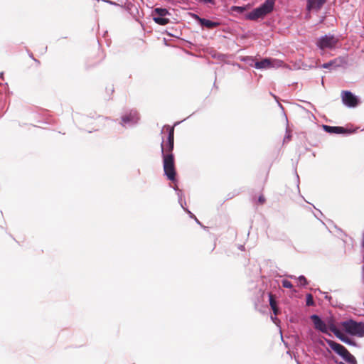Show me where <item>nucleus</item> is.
Returning <instances> with one entry per match:
<instances>
[{
  "label": "nucleus",
  "mask_w": 364,
  "mask_h": 364,
  "mask_svg": "<svg viewBox=\"0 0 364 364\" xmlns=\"http://www.w3.org/2000/svg\"><path fill=\"white\" fill-rule=\"evenodd\" d=\"M161 154L163 157V167L165 176L168 180L174 181L176 180V169L174 163V156L173 153H164V144L161 143Z\"/></svg>",
  "instance_id": "1"
},
{
  "label": "nucleus",
  "mask_w": 364,
  "mask_h": 364,
  "mask_svg": "<svg viewBox=\"0 0 364 364\" xmlns=\"http://www.w3.org/2000/svg\"><path fill=\"white\" fill-rule=\"evenodd\" d=\"M345 331L353 336L364 337V322H358L350 318L341 323Z\"/></svg>",
  "instance_id": "2"
},
{
  "label": "nucleus",
  "mask_w": 364,
  "mask_h": 364,
  "mask_svg": "<svg viewBox=\"0 0 364 364\" xmlns=\"http://www.w3.org/2000/svg\"><path fill=\"white\" fill-rule=\"evenodd\" d=\"M328 346L346 362L349 364H357L355 358L343 345L331 340H326Z\"/></svg>",
  "instance_id": "3"
},
{
  "label": "nucleus",
  "mask_w": 364,
  "mask_h": 364,
  "mask_svg": "<svg viewBox=\"0 0 364 364\" xmlns=\"http://www.w3.org/2000/svg\"><path fill=\"white\" fill-rule=\"evenodd\" d=\"M338 41V37L328 33L318 38L316 41V46L321 50L333 49L336 46Z\"/></svg>",
  "instance_id": "4"
},
{
  "label": "nucleus",
  "mask_w": 364,
  "mask_h": 364,
  "mask_svg": "<svg viewBox=\"0 0 364 364\" xmlns=\"http://www.w3.org/2000/svg\"><path fill=\"white\" fill-rule=\"evenodd\" d=\"M139 120V114L136 110H131L121 117L120 124L124 128L135 126Z\"/></svg>",
  "instance_id": "5"
},
{
  "label": "nucleus",
  "mask_w": 364,
  "mask_h": 364,
  "mask_svg": "<svg viewBox=\"0 0 364 364\" xmlns=\"http://www.w3.org/2000/svg\"><path fill=\"white\" fill-rule=\"evenodd\" d=\"M342 102L348 107H355L359 104V99L353 92L343 90L341 92Z\"/></svg>",
  "instance_id": "6"
},
{
  "label": "nucleus",
  "mask_w": 364,
  "mask_h": 364,
  "mask_svg": "<svg viewBox=\"0 0 364 364\" xmlns=\"http://www.w3.org/2000/svg\"><path fill=\"white\" fill-rule=\"evenodd\" d=\"M164 127H166L168 131L166 142L164 143V140L162 141L164 144V153H172L174 146V129L169 126H165Z\"/></svg>",
  "instance_id": "7"
},
{
  "label": "nucleus",
  "mask_w": 364,
  "mask_h": 364,
  "mask_svg": "<svg viewBox=\"0 0 364 364\" xmlns=\"http://www.w3.org/2000/svg\"><path fill=\"white\" fill-rule=\"evenodd\" d=\"M329 330L333 333V334L339 338L342 342L350 346H355V343L344 333L341 331L334 324H331L329 326Z\"/></svg>",
  "instance_id": "8"
},
{
  "label": "nucleus",
  "mask_w": 364,
  "mask_h": 364,
  "mask_svg": "<svg viewBox=\"0 0 364 364\" xmlns=\"http://www.w3.org/2000/svg\"><path fill=\"white\" fill-rule=\"evenodd\" d=\"M244 61L249 63L250 65L254 66L256 69H265L272 65V62L268 58H264L261 61H257L252 65L254 59L252 57H246L243 59Z\"/></svg>",
  "instance_id": "9"
},
{
  "label": "nucleus",
  "mask_w": 364,
  "mask_h": 364,
  "mask_svg": "<svg viewBox=\"0 0 364 364\" xmlns=\"http://www.w3.org/2000/svg\"><path fill=\"white\" fill-rule=\"evenodd\" d=\"M311 319L314 323L316 329L320 331L323 333H328V328L326 323L321 318V317L316 314L311 316Z\"/></svg>",
  "instance_id": "10"
},
{
  "label": "nucleus",
  "mask_w": 364,
  "mask_h": 364,
  "mask_svg": "<svg viewBox=\"0 0 364 364\" xmlns=\"http://www.w3.org/2000/svg\"><path fill=\"white\" fill-rule=\"evenodd\" d=\"M323 129L325 132L329 134H349L353 132V131L338 126L323 125Z\"/></svg>",
  "instance_id": "11"
},
{
  "label": "nucleus",
  "mask_w": 364,
  "mask_h": 364,
  "mask_svg": "<svg viewBox=\"0 0 364 364\" xmlns=\"http://www.w3.org/2000/svg\"><path fill=\"white\" fill-rule=\"evenodd\" d=\"M274 4L275 0H265L258 8L265 16L273 11Z\"/></svg>",
  "instance_id": "12"
},
{
  "label": "nucleus",
  "mask_w": 364,
  "mask_h": 364,
  "mask_svg": "<svg viewBox=\"0 0 364 364\" xmlns=\"http://www.w3.org/2000/svg\"><path fill=\"white\" fill-rule=\"evenodd\" d=\"M327 0H307L306 9L311 11L312 9L319 10Z\"/></svg>",
  "instance_id": "13"
},
{
  "label": "nucleus",
  "mask_w": 364,
  "mask_h": 364,
  "mask_svg": "<svg viewBox=\"0 0 364 364\" xmlns=\"http://www.w3.org/2000/svg\"><path fill=\"white\" fill-rule=\"evenodd\" d=\"M263 17H264V16L261 12V11L259 10V9L258 7L254 9L252 11H250V13H248L246 15L247 19L253 20V21L257 20L259 18H263Z\"/></svg>",
  "instance_id": "14"
},
{
  "label": "nucleus",
  "mask_w": 364,
  "mask_h": 364,
  "mask_svg": "<svg viewBox=\"0 0 364 364\" xmlns=\"http://www.w3.org/2000/svg\"><path fill=\"white\" fill-rule=\"evenodd\" d=\"M200 25L202 26H205L209 29H211L218 27L220 25V23L218 21H213L209 19L203 18L200 23Z\"/></svg>",
  "instance_id": "15"
},
{
  "label": "nucleus",
  "mask_w": 364,
  "mask_h": 364,
  "mask_svg": "<svg viewBox=\"0 0 364 364\" xmlns=\"http://www.w3.org/2000/svg\"><path fill=\"white\" fill-rule=\"evenodd\" d=\"M153 19L156 23L161 26L166 25L170 21L169 19L165 16H154Z\"/></svg>",
  "instance_id": "16"
},
{
  "label": "nucleus",
  "mask_w": 364,
  "mask_h": 364,
  "mask_svg": "<svg viewBox=\"0 0 364 364\" xmlns=\"http://www.w3.org/2000/svg\"><path fill=\"white\" fill-rule=\"evenodd\" d=\"M269 305L274 314V315H277L278 314V309L277 307L276 301L272 296V294H269Z\"/></svg>",
  "instance_id": "17"
},
{
  "label": "nucleus",
  "mask_w": 364,
  "mask_h": 364,
  "mask_svg": "<svg viewBox=\"0 0 364 364\" xmlns=\"http://www.w3.org/2000/svg\"><path fill=\"white\" fill-rule=\"evenodd\" d=\"M174 190L176 191L178 198V203H180L181 208H184V205L186 204V201L183 200V198L184 196L183 191L177 187L174 188Z\"/></svg>",
  "instance_id": "18"
},
{
  "label": "nucleus",
  "mask_w": 364,
  "mask_h": 364,
  "mask_svg": "<svg viewBox=\"0 0 364 364\" xmlns=\"http://www.w3.org/2000/svg\"><path fill=\"white\" fill-rule=\"evenodd\" d=\"M154 12V16H166V15L169 14L168 10L164 8H156Z\"/></svg>",
  "instance_id": "19"
},
{
  "label": "nucleus",
  "mask_w": 364,
  "mask_h": 364,
  "mask_svg": "<svg viewBox=\"0 0 364 364\" xmlns=\"http://www.w3.org/2000/svg\"><path fill=\"white\" fill-rule=\"evenodd\" d=\"M338 59H334L332 60H330L328 63H323L322 65L323 68H330L331 67H337L338 66V64H337Z\"/></svg>",
  "instance_id": "20"
},
{
  "label": "nucleus",
  "mask_w": 364,
  "mask_h": 364,
  "mask_svg": "<svg viewBox=\"0 0 364 364\" xmlns=\"http://www.w3.org/2000/svg\"><path fill=\"white\" fill-rule=\"evenodd\" d=\"M361 248H362V253H363V265L362 267V281L364 284V230L363 232V238H362V243H361Z\"/></svg>",
  "instance_id": "21"
},
{
  "label": "nucleus",
  "mask_w": 364,
  "mask_h": 364,
  "mask_svg": "<svg viewBox=\"0 0 364 364\" xmlns=\"http://www.w3.org/2000/svg\"><path fill=\"white\" fill-rule=\"evenodd\" d=\"M306 304L309 306L314 305V299L311 294L306 295Z\"/></svg>",
  "instance_id": "22"
},
{
  "label": "nucleus",
  "mask_w": 364,
  "mask_h": 364,
  "mask_svg": "<svg viewBox=\"0 0 364 364\" xmlns=\"http://www.w3.org/2000/svg\"><path fill=\"white\" fill-rule=\"evenodd\" d=\"M316 291H318L320 294H323L325 299L326 300H328L331 304H332V305L333 304V302L332 301V297L331 296L328 295V294L326 292L322 291L319 289H316Z\"/></svg>",
  "instance_id": "23"
},
{
  "label": "nucleus",
  "mask_w": 364,
  "mask_h": 364,
  "mask_svg": "<svg viewBox=\"0 0 364 364\" xmlns=\"http://www.w3.org/2000/svg\"><path fill=\"white\" fill-rule=\"evenodd\" d=\"M282 284L284 288L290 289L293 287L291 282L287 279H283Z\"/></svg>",
  "instance_id": "24"
},
{
  "label": "nucleus",
  "mask_w": 364,
  "mask_h": 364,
  "mask_svg": "<svg viewBox=\"0 0 364 364\" xmlns=\"http://www.w3.org/2000/svg\"><path fill=\"white\" fill-rule=\"evenodd\" d=\"M299 281L301 282L302 286H306L307 284V280L306 277L303 275H301L298 277Z\"/></svg>",
  "instance_id": "25"
},
{
  "label": "nucleus",
  "mask_w": 364,
  "mask_h": 364,
  "mask_svg": "<svg viewBox=\"0 0 364 364\" xmlns=\"http://www.w3.org/2000/svg\"><path fill=\"white\" fill-rule=\"evenodd\" d=\"M193 18L196 20L199 23H200L203 18L200 17L198 14H192Z\"/></svg>",
  "instance_id": "26"
},
{
  "label": "nucleus",
  "mask_w": 364,
  "mask_h": 364,
  "mask_svg": "<svg viewBox=\"0 0 364 364\" xmlns=\"http://www.w3.org/2000/svg\"><path fill=\"white\" fill-rule=\"evenodd\" d=\"M186 213H188L189 216L191 218H194L196 216L187 208H186L184 207V208H183Z\"/></svg>",
  "instance_id": "27"
},
{
  "label": "nucleus",
  "mask_w": 364,
  "mask_h": 364,
  "mask_svg": "<svg viewBox=\"0 0 364 364\" xmlns=\"http://www.w3.org/2000/svg\"><path fill=\"white\" fill-rule=\"evenodd\" d=\"M258 201L260 203H264L265 201V198H264V196H260L258 198Z\"/></svg>",
  "instance_id": "28"
},
{
  "label": "nucleus",
  "mask_w": 364,
  "mask_h": 364,
  "mask_svg": "<svg viewBox=\"0 0 364 364\" xmlns=\"http://www.w3.org/2000/svg\"><path fill=\"white\" fill-rule=\"evenodd\" d=\"M194 220H195V221H196L198 224H199L200 225H201L204 229H206V228H207V227H205V226H203V225H202V224H201V223H200V222L197 219V218H196V217H195V218H194Z\"/></svg>",
  "instance_id": "29"
},
{
  "label": "nucleus",
  "mask_w": 364,
  "mask_h": 364,
  "mask_svg": "<svg viewBox=\"0 0 364 364\" xmlns=\"http://www.w3.org/2000/svg\"><path fill=\"white\" fill-rule=\"evenodd\" d=\"M103 1H105L106 3H108L109 4H114V5L116 4V3H114V2L112 1H109V0H103Z\"/></svg>",
  "instance_id": "30"
},
{
  "label": "nucleus",
  "mask_w": 364,
  "mask_h": 364,
  "mask_svg": "<svg viewBox=\"0 0 364 364\" xmlns=\"http://www.w3.org/2000/svg\"><path fill=\"white\" fill-rule=\"evenodd\" d=\"M296 176L297 188H299V177L296 172Z\"/></svg>",
  "instance_id": "31"
},
{
  "label": "nucleus",
  "mask_w": 364,
  "mask_h": 364,
  "mask_svg": "<svg viewBox=\"0 0 364 364\" xmlns=\"http://www.w3.org/2000/svg\"><path fill=\"white\" fill-rule=\"evenodd\" d=\"M287 139H290V136H289V135L286 136L284 137V141H285Z\"/></svg>",
  "instance_id": "32"
},
{
  "label": "nucleus",
  "mask_w": 364,
  "mask_h": 364,
  "mask_svg": "<svg viewBox=\"0 0 364 364\" xmlns=\"http://www.w3.org/2000/svg\"><path fill=\"white\" fill-rule=\"evenodd\" d=\"M239 249H240V250H244L245 247H244V246H243V245H240V246H239Z\"/></svg>",
  "instance_id": "33"
},
{
  "label": "nucleus",
  "mask_w": 364,
  "mask_h": 364,
  "mask_svg": "<svg viewBox=\"0 0 364 364\" xmlns=\"http://www.w3.org/2000/svg\"><path fill=\"white\" fill-rule=\"evenodd\" d=\"M3 76H4V73H0V77H1V79H4Z\"/></svg>",
  "instance_id": "34"
},
{
  "label": "nucleus",
  "mask_w": 364,
  "mask_h": 364,
  "mask_svg": "<svg viewBox=\"0 0 364 364\" xmlns=\"http://www.w3.org/2000/svg\"><path fill=\"white\" fill-rule=\"evenodd\" d=\"M271 318H272V321H274L277 319V318H276V317H273V316H271Z\"/></svg>",
  "instance_id": "35"
},
{
  "label": "nucleus",
  "mask_w": 364,
  "mask_h": 364,
  "mask_svg": "<svg viewBox=\"0 0 364 364\" xmlns=\"http://www.w3.org/2000/svg\"><path fill=\"white\" fill-rule=\"evenodd\" d=\"M46 49H47V48L46 47V48H44V50L42 51V53H42V54H43V53H44L46 52Z\"/></svg>",
  "instance_id": "36"
},
{
  "label": "nucleus",
  "mask_w": 364,
  "mask_h": 364,
  "mask_svg": "<svg viewBox=\"0 0 364 364\" xmlns=\"http://www.w3.org/2000/svg\"><path fill=\"white\" fill-rule=\"evenodd\" d=\"M271 95L274 97V98H277V97L274 95L272 93H271Z\"/></svg>",
  "instance_id": "37"
},
{
  "label": "nucleus",
  "mask_w": 364,
  "mask_h": 364,
  "mask_svg": "<svg viewBox=\"0 0 364 364\" xmlns=\"http://www.w3.org/2000/svg\"><path fill=\"white\" fill-rule=\"evenodd\" d=\"M338 364H345V363L343 362H340V363H338Z\"/></svg>",
  "instance_id": "38"
}]
</instances>
